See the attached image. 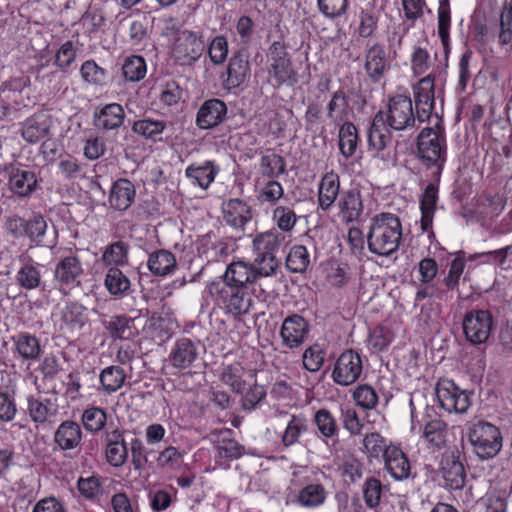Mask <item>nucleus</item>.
<instances>
[{
	"instance_id": "obj_36",
	"label": "nucleus",
	"mask_w": 512,
	"mask_h": 512,
	"mask_svg": "<svg viewBox=\"0 0 512 512\" xmlns=\"http://www.w3.org/2000/svg\"><path fill=\"white\" fill-rule=\"evenodd\" d=\"M15 352L24 360L32 361L39 358L42 352L40 340L28 332H19L11 337Z\"/></svg>"
},
{
	"instance_id": "obj_37",
	"label": "nucleus",
	"mask_w": 512,
	"mask_h": 512,
	"mask_svg": "<svg viewBox=\"0 0 512 512\" xmlns=\"http://www.w3.org/2000/svg\"><path fill=\"white\" fill-rule=\"evenodd\" d=\"M349 99L343 89L332 93L326 106V116L334 125L340 126L348 117Z\"/></svg>"
},
{
	"instance_id": "obj_58",
	"label": "nucleus",
	"mask_w": 512,
	"mask_h": 512,
	"mask_svg": "<svg viewBox=\"0 0 512 512\" xmlns=\"http://www.w3.org/2000/svg\"><path fill=\"white\" fill-rule=\"evenodd\" d=\"M272 219L280 231L290 232L294 229L298 217L292 208L276 206L273 210Z\"/></svg>"
},
{
	"instance_id": "obj_24",
	"label": "nucleus",
	"mask_w": 512,
	"mask_h": 512,
	"mask_svg": "<svg viewBox=\"0 0 512 512\" xmlns=\"http://www.w3.org/2000/svg\"><path fill=\"white\" fill-rule=\"evenodd\" d=\"M101 324L112 340H129L138 334L135 319L125 314L104 316Z\"/></svg>"
},
{
	"instance_id": "obj_52",
	"label": "nucleus",
	"mask_w": 512,
	"mask_h": 512,
	"mask_svg": "<svg viewBox=\"0 0 512 512\" xmlns=\"http://www.w3.org/2000/svg\"><path fill=\"white\" fill-rule=\"evenodd\" d=\"M147 72L146 61L142 56L132 55L124 60L122 74L127 81L138 82Z\"/></svg>"
},
{
	"instance_id": "obj_33",
	"label": "nucleus",
	"mask_w": 512,
	"mask_h": 512,
	"mask_svg": "<svg viewBox=\"0 0 512 512\" xmlns=\"http://www.w3.org/2000/svg\"><path fill=\"white\" fill-rule=\"evenodd\" d=\"M438 183L435 180L433 183H429L420 197V227L422 231H428L432 227L438 201Z\"/></svg>"
},
{
	"instance_id": "obj_43",
	"label": "nucleus",
	"mask_w": 512,
	"mask_h": 512,
	"mask_svg": "<svg viewBox=\"0 0 512 512\" xmlns=\"http://www.w3.org/2000/svg\"><path fill=\"white\" fill-rule=\"evenodd\" d=\"M61 321L71 329H82L88 322L86 308L78 302H68L60 312Z\"/></svg>"
},
{
	"instance_id": "obj_8",
	"label": "nucleus",
	"mask_w": 512,
	"mask_h": 512,
	"mask_svg": "<svg viewBox=\"0 0 512 512\" xmlns=\"http://www.w3.org/2000/svg\"><path fill=\"white\" fill-rule=\"evenodd\" d=\"M270 277L264 271L260 270V267L253 263H248L243 260L231 262L225 270L223 275V281L230 285H235L246 290L251 289L255 292L256 286L259 287L261 293L265 295H271L273 290L268 287H263L262 281Z\"/></svg>"
},
{
	"instance_id": "obj_20",
	"label": "nucleus",
	"mask_w": 512,
	"mask_h": 512,
	"mask_svg": "<svg viewBox=\"0 0 512 512\" xmlns=\"http://www.w3.org/2000/svg\"><path fill=\"white\" fill-rule=\"evenodd\" d=\"M227 111V105L221 99L205 100L197 111L195 123L202 130L213 129L226 119Z\"/></svg>"
},
{
	"instance_id": "obj_39",
	"label": "nucleus",
	"mask_w": 512,
	"mask_h": 512,
	"mask_svg": "<svg viewBox=\"0 0 512 512\" xmlns=\"http://www.w3.org/2000/svg\"><path fill=\"white\" fill-rule=\"evenodd\" d=\"M340 180L334 172L326 173L319 185L318 202L323 210H328L339 195Z\"/></svg>"
},
{
	"instance_id": "obj_50",
	"label": "nucleus",
	"mask_w": 512,
	"mask_h": 512,
	"mask_svg": "<svg viewBox=\"0 0 512 512\" xmlns=\"http://www.w3.org/2000/svg\"><path fill=\"white\" fill-rule=\"evenodd\" d=\"M80 75L84 82L94 86H104L107 83L108 72L94 60H86L80 67Z\"/></svg>"
},
{
	"instance_id": "obj_53",
	"label": "nucleus",
	"mask_w": 512,
	"mask_h": 512,
	"mask_svg": "<svg viewBox=\"0 0 512 512\" xmlns=\"http://www.w3.org/2000/svg\"><path fill=\"white\" fill-rule=\"evenodd\" d=\"M230 430L222 433L221 437L216 442V450L220 458L225 459H238L245 451L243 445L238 443L235 439L229 437Z\"/></svg>"
},
{
	"instance_id": "obj_21",
	"label": "nucleus",
	"mask_w": 512,
	"mask_h": 512,
	"mask_svg": "<svg viewBox=\"0 0 512 512\" xmlns=\"http://www.w3.org/2000/svg\"><path fill=\"white\" fill-rule=\"evenodd\" d=\"M309 334L308 321L299 314L286 317L282 323L280 336L283 344L290 348H297L304 343Z\"/></svg>"
},
{
	"instance_id": "obj_48",
	"label": "nucleus",
	"mask_w": 512,
	"mask_h": 512,
	"mask_svg": "<svg viewBox=\"0 0 512 512\" xmlns=\"http://www.w3.org/2000/svg\"><path fill=\"white\" fill-rule=\"evenodd\" d=\"M257 200L261 204L276 206L279 200L284 197L282 184L275 179H268L258 188Z\"/></svg>"
},
{
	"instance_id": "obj_16",
	"label": "nucleus",
	"mask_w": 512,
	"mask_h": 512,
	"mask_svg": "<svg viewBox=\"0 0 512 512\" xmlns=\"http://www.w3.org/2000/svg\"><path fill=\"white\" fill-rule=\"evenodd\" d=\"M361 356L353 350L343 352L337 359L332 377L336 384H354L362 373Z\"/></svg>"
},
{
	"instance_id": "obj_22",
	"label": "nucleus",
	"mask_w": 512,
	"mask_h": 512,
	"mask_svg": "<svg viewBox=\"0 0 512 512\" xmlns=\"http://www.w3.org/2000/svg\"><path fill=\"white\" fill-rule=\"evenodd\" d=\"M221 209L225 223L235 229L243 230L253 217L251 206L240 198L224 200Z\"/></svg>"
},
{
	"instance_id": "obj_7",
	"label": "nucleus",
	"mask_w": 512,
	"mask_h": 512,
	"mask_svg": "<svg viewBox=\"0 0 512 512\" xmlns=\"http://www.w3.org/2000/svg\"><path fill=\"white\" fill-rule=\"evenodd\" d=\"M268 73L278 87H292L298 83L299 76L293 67L287 45L282 40L274 41L267 51Z\"/></svg>"
},
{
	"instance_id": "obj_45",
	"label": "nucleus",
	"mask_w": 512,
	"mask_h": 512,
	"mask_svg": "<svg viewBox=\"0 0 512 512\" xmlns=\"http://www.w3.org/2000/svg\"><path fill=\"white\" fill-rule=\"evenodd\" d=\"M310 264V255L306 245L299 244L290 248L286 256V267L292 273H303Z\"/></svg>"
},
{
	"instance_id": "obj_3",
	"label": "nucleus",
	"mask_w": 512,
	"mask_h": 512,
	"mask_svg": "<svg viewBox=\"0 0 512 512\" xmlns=\"http://www.w3.org/2000/svg\"><path fill=\"white\" fill-rule=\"evenodd\" d=\"M402 238V222L398 215L381 212L371 218L367 246L372 254L381 257L393 255L398 251Z\"/></svg>"
},
{
	"instance_id": "obj_15",
	"label": "nucleus",
	"mask_w": 512,
	"mask_h": 512,
	"mask_svg": "<svg viewBox=\"0 0 512 512\" xmlns=\"http://www.w3.org/2000/svg\"><path fill=\"white\" fill-rule=\"evenodd\" d=\"M435 394L443 409L448 412L464 413L471 405L474 392L460 386H434Z\"/></svg>"
},
{
	"instance_id": "obj_41",
	"label": "nucleus",
	"mask_w": 512,
	"mask_h": 512,
	"mask_svg": "<svg viewBox=\"0 0 512 512\" xmlns=\"http://www.w3.org/2000/svg\"><path fill=\"white\" fill-rule=\"evenodd\" d=\"M130 245L124 240H118L106 246L101 261L106 266L119 267L129 262Z\"/></svg>"
},
{
	"instance_id": "obj_34",
	"label": "nucleus",
	"mask_w": 512,
	"mask_h": 512,
	"mask_svg": "<svg viewBox=\"0 0 512 512\" xmlns=\"http://www.w3.org/2000/svg\"><path fill=\"white\" fill-rule=\"evenodd\" d=\"M422 437L431 446L441 449L446 446L448 438V426L440 418L429 419V415L424 418V425L420 427Z\"/></svg>"
},
{
	"instance_id": "obj_30",
	"label": "nucleus",
	"mask_w": 512,
	"mask_h": 512,
	"mask_svg": "<svg viewBox=\"0 0 512 512\" xmlns=\"http://www.w3.org/2000/svg\"><path fill=\"white\" fill-rule=\"evenodd\" d=\"M219 166L210 160L202 163H192L185 169V176L193 185L206 190L219 173Z\"/></svg>"
},
{
	"instance_id": "obj_59",
	"label": "nucleus",
	"mask_w": 512,
	"mask_h": 512,
	"mask_svg": "<svg viewBox=\"0 0 512 512\" xmlns=\"http://www.w3.org/2000/svg\"><path fill=\"white\" fill-rule=\"evenodd\" d=\"M392 333L383 326L373 328L368 337V349L372 353H378L385 350L392 342Z\"/></svg>"
},
{
	"instance_id": "obj_57",
	"label": "nucleus",
	"mask_w": 512,
	"mask_h": 512,
	"mask_svg": "<svg viewBox=\"0 0 512 512\" xmlns=\"http://www.w3.org/2000/svg\"><path fill=\"white\" fill-rule=\"evenodd\" d=\"M510 249H512V245L501 249L474 253L469 255L467 260L470 262L478 261L479 264L503 265L506 262Z\"/></svg>"
},
{
	"instance_id": "obj_62",
	"label": "nucleus",
	"mask_w": 512,
	"mask_h": 512,
	"mask_svg": "<svg viewBox=\"0 0 512 512\" xmlns=\"http://www.w3.org/2000/svg\"><path fill=\"white\" fill-rule=\"evenodd\" d=\"M210 61L214 65L223 64L228 56V41L225 36L218 35L206 45Z\"/></svg>"
},
{
	"instance_id": "obj_54",
	"label": "nucleus",
	"mask_w": 512,
	"mask_h": 512,
	"mask_svg": "<svg viewBox=\"0 0 512 512\" xmlns=\"http://www.w3.org/2000/svg\"><path fill=\"white\" fill-rule=\"evenodd\" d=\"M47 229V223L41 214H33L25 221V232L23 237H27L31 242L39 245L43 241Z\"/></svg>"
},
{
	"instance_id": "obj_56",
	"label": "nucleus",
	"mask_w": 512,
	"mask_h": 512,
	"mask_svg": "<svg viewBox=\"0 0 512 512\" xmlns=\"http://www.w3.org/2000/svg\"><path fill=\"white\" fill-rule=\"evenodd\" d=\"M317 8L325 18L334 20L346 14L349 0H317Z\"/></svg>"
},
{
	"instance_id": "obj_13",
	"label": "nucleus",
	"mask_w": 512,
	"mask_h": 512,
	"mask_svg": "<svg viewBox=\"0 0 512 512\" xmlns=\"http://www.w3.org/2000/svg\"><path fill=\"white\" fill-rule=\"evenodd\" d=\"M54 281L63 295L82 284L84 269L82 262L76 255L61 257L54 267Z\"/></svg>"
},
{
	"instance_id": "obj_28",
	"label": "nucleus",
	"mask_w": 512,
	"mask_h": 512,
	"mask_svg": "<svg viewBox=\"0 0 512 512\" xmlns=\"http://www.w3.org/2000/svg\"><path fill=\"white\" fill-rule=\"evenodd\" d=\"M136 190L133 183L126 179L116 180L110 190V207L117 211H126L134 202Z\"/></svg>"
},
{
	"instance_id": "obj_12",
	"label": "nucleus",
	"mask_w": 512,
	"mask_h": 512,
	"mask_svg": "<svg viewBox=\"0 0 512 512\" xmlns=\"http://www.w3.org/2000/svg\"><path fill=\"white\" fill-rule=\"evenodd\" d=\"M462 327L466 340L473 345H480L489 339L494 319L488 310L473 309L465 314Z\"/></svg>"
},
{
	"instance_id": "obj_64",
	"label": "nucleus",
	"mask_w": 512,
	"mask_h": 512,
	"mask_svg": "<svg viewBox=\"0 0 512 512\" xmlns=\"http://www.w3.org/2000/svg\"><path fill=\"white\" fill-rule=\"evenodd\" d=\"M315 423L320 433L326 438H332L338 433V426L335 418L327 409H320L314 416Z\"/></svg>"
},
{
	"instance_id": "obj_38",
	"label": "nucleus",
	"mask_w": 512,
	"mask_h": 512,
	"mask_svg": "<svg viewBox=\"0 0 512 512\" xmlns=\"http://www.w3.org/2000/svg\"><path fill=\"white\" fill-rule=\"evenodd\" d=\"M380 13L375 9V4L367 3L358 14L357 34L361 38L373 37L378 29Z\"/></svg>"
},
{
	"instance_id": "obj_35",
	"label": "nucleus",
	"mask_w": 512,
	"mask_h": 512,
	"mask_svg": "<svg viewBox=\"0 0 512 512\" xmlns=\"http://www.w3.org/2000/svg\"><path fill=\"white\" fill-rule=\"evenodd\" d=\"M147 266L154 276L164 277L174 272L177 260L169 250L159 249L149 254Z\"/></svg>"
},
{
	"instance_id": "obj_11",
	"label": "nucleus",
	"mask_w": 512,
	"mask_h": 512,
	"mask_svg": "<svg viewBox=\"0 0 512 512\" xmlns=\"http://www.w3.org/2000/svg\"><path fill=\"white\" fill-rule=\"evenodd\" d=\"M460 457L461 451L456 446L441 457L438 473L443 480V487L447 490L458 491L465 487L466 470Z\"/></svg>"
},
{
	"instance_id": "obj_18",
	"label": "nucleus",
	"mask_w": 512,
	"mask_h": 512,
	"mask_svg": "<svg viewBox=\"0 0 512 512\" xmlns=\"http://www.w3.org/2000/svg\"><path fill=\"white\" fill-rule=\"evenodd\" d=\"M250 71L248 55L242 50L234 52L228 61L225 74L222 75L224 88H239L250 77Z\"/></svg>"
},
{
	"instance_id": "obj_9",
	"label": "nucleus",
	"mask_w": 512,
	"mask_h": 512,
	"mask_svg": "<svg viewBox=\"0 0 512 512\" xmlns=\"http://www.w3.org/2000/svg\"><path fill=\"white\" fill-rule=\"evenodd\" d=\"M0 173L6 179L8 190L21 199L30 198L39 189L40 178L36 171L20 162L3 166Z\"/></svg>"
},
{
	"instance_id": "obj_2",
	"label": "nucleus",
	"mask_w": 512,
	"mask_h": 512,
	"mask_svg": "<svg viewBox=\"0 0 512 512\" xmlns=\"http://www.w3.org/2000/svg\"><path fill=\"white\" fill-rule=\"evenodd\" d=\"M416 147L417 159L431 171L432 179L439 182L448 157L447 137L442 123L421 129Z\"/></svg>"
},
{
	"instance_id": "obj_19",
	"label": "nucleus",
	"mask_w": 512,
	"mask_h": 512,
	"mask_svg": "<svg viewBox=\"0 0 512 512\" xmlns=\"http://www.w3.org/2000/svg\"><path fill=\"white\" fill-rule=\"evenodd\" d=\"M364 69L372 83H379L390 69V63L385 46L374 43L365 51Z\"/></svg>"
},
{
	"instance_id": "obj_29",
	"label": "nucleus",
	"mask_w": 512,
	"mask_h": 512,
	"mask_svg": "<svg viewBox=\"0 0 512 512\" xmlns=\"http://www.w3.org/2000/svg\"><path fill=\"white\" fill-rule=\"evenodd\" d=\"M340 216L346 223L358 221L363 213L361 192L356 189L343 191L338 202Z\"/></svg>"
},
{
	"instance_id": "obj_17",
	"label": "nucleus",
	"mask_w": 512,
	"mask_h": 512,
	"mask_svg": "<svg viewBox=\"0 0 512 512\" xmlns=\"http://www.w3.org/2000/svg\"><path fill=\"white\" fill-rule=\"evenodd\" d=\"M236 250V243L230 238L216 239L212 233L202 235L197 243L198 253L208 262H218L226 259Z\"/></svg>"
},
{
	"instance_id": "obj_10",
	"label": "nucleus",
	"mask_w": 512,
	"mask_h": 512,
	"mask_svg": "<svg viewBox=\"0 0 512 512\" xmlns=\"http://www.w3.org/2000/svg\"><path fill=\"white\" fill-rule=\"evenodd\" d=\"M284 239V235L276 230L259 233L253 239V251L256 255L254 262L270 277L275 275L278 269L276 252L280 249Z\"/></svg>"
},
{
	"instance_id": "obj_5",
	"label": "nucleus",
	"mask_w": 512,
	"mask_h": 512,
	"mask_svg": "<svg viewBox=\"0 0 512 512\" xmlns=\"http://www.w3.org/2000/svg\"><path fill=\"white\" fill-rule=\"evenodd\" d=\"M467 436L474 453L482 460L495 457L502 448V435L497 426L479 419L467 425Z\"/></svg>"
},
{
	"instance_id": "obj_46",
	"label": "nucleus",
	"mask_w": 512,
	"mask_h": 512,
	"mask_svg": "<svg viewBox=\"0 0 512 512\" xmlns=\"http://www.w3.org/2000/svg\"><path fill=\"white\" fill-rule=\"evenodd\" d=\"M450 23L449 0H441L438 8V35L443 45L446 57L450 52Z\"/></svg>"
},
{
	"instance_id": "obj_40",
	"label": "nucleus",
	"mask_w": 512,
	"mask_h": 512,
	"mask_svg": "<svg viewBox=\"0 0 512 512\" xmlns=\"http://www.w3.org/2000/svg\"><path fill=\"white\" fill-rule=\"evenodd\" d=\"M168 122L163 119H154L151 117H143L139 120L134 121L132 125V131L145 138L154 142L161 140L159 137L167 128Z\"/></svg>"
},
{
	"instance_id": "obj_51",
	"label": "nucleus",
	"mask_w": 512,
	"mask_h": 512,
	"mask_svg": "<svg viewBox=\"0 0 512 512\" xmlns=\"http://www.w3.org/2000/svg\"><path fill=\"white\" fill-rule=\"evenodd\" d=\"M385 486L376 477H368L362 487L363 499L366 506L370 509H376L381 502Z\"/></svg>"
},
{
	"instance_id": "obj_63",
	"label": "nucleus",
	"mask_w": 512,
	"mask_h": 512,
	"mask_svg": "<svg viewBox=\"0 0 512 512\" xmlns=\"http://www.w3.org/2000/svg\"><path fill=\"white\" fill-rule=\"evenodd\" d=\"M473 58V52L471 49H466L461 55L458 63L459 78L456 86V90L459 93H464L467 89L468 82L472 77L471 61Z\"/></svg>"
},
{
	"instance_id": "obj_26",
	"label": "nucleus",
	"mask_w": 512,
	"mask_h": 512,
	"mask_svg": "<svg viewBox=\"0 0 512 512\" xmlns=\"http://www.w3.org/2000/svg\"><path fill=\"white\" fill-rule=\"evenodd\" d=\"M200 341L182 337L176 340L170 353V359L175 367L186 368L199 356Z\"/></svg>"
},
{
	"instance_id": "obj_42",
	"label": "nucleus",
	"mask_w": 512,
	"mask_h": 512,
	"mask_svg": "<svg viewBox=\"0 0 512 512\" xmlns=\"http://www.w3.org/2000/svg\"><path fill=\"white\" fill-rule=\"evenodd\" d=\"M339 150L346 159L352 157L359 143L357 127L350 121H345L339 126Z\"/></svg>"
},
{
	"instance_id": "obj_14",
	"label": "nucleus",
	"mask_w": 512,
	"mask_h": 512,
	"mask_svg": "<svg viewBox=\"0 0 512 512\" xmlns=\"http://www.w3.org/2000/svg\"><path fill=\"white\" fill-rule=\"evenodd\" d=\"M392 131L383 120V110H379L372 118L367 133L368 150L373 157L384 159L383 152L392 142Z\"/></svg>"
},
{
	"instance_id": "obj_55",
	"label": "nucleus",
	"mask_w": 512,
	"mask_h": 512,
	"mask_svg": "<svg viewBox=\"0 0 512 512\" xmlns=\"http://www.w3.org/2000/svg\"><path fill=\"white\" fill-rule=\"evenodd\" d=\"M77 50L71 40L65 41L57 49L53 64L63 73H67L71 65L75 63Z\"/></svg>"
},
{
	"instance_id": "obj_47",
	"label": "nucleus",
	"mask_w": 512,
	"mask_h": 512,
	"mask_svg": "<svg viewBox=\"0 0 512 512\" xmlns=\"http://www.w3.org/2000/svg\"><path fill=\"white\" fill-rule=\"evenodd\" d=\"M261 175L267 179H275L286 172L284 157L271 153L263 155L260 159Z\"/></svg>"
},
{
	"instance_id": "obj_25",
	"label": "nucleus",
	"mask_w": 512,
	"mask_h": 512,
	"mask_svg": "<svg viewBox=\"0 0 512 512\" xmlns=\"http://www.w3.org/2000/svg\"><path fill=\"white\" fill-rule=\"evenodd\" d=\"M21 266L18 269L16 283L25 290H35L42 287V269L44 265L30 257H20Z\"/></svg>"
},
{
	"instance_id": "obj_44",
	"label": "nucleus",
	"mask_w": 512,
	"mask_h": 512,
	"mask_svg": "<svg viewBox=\"0 0 512 512\" xmlns=\"http://www.w3.org/2000/svg\"><path fill=\"white\" fill-rule=\"evenodd\" d=\"M105 287L114 296H123L131 287L129 278L117 267H110L105 275Z\"/></svg>"
},
{
	"instance_id": "obj_27",
	"label": "nucleus",
	"mask_w": 512,
	"mask_h": 512,
	"mask_svg": "<svg viewBox=\"0 0 512 512\" xmlns=\"http://www.w3.org/2000/svg\"><path fill=\"white\" fill-rule=\"evenodd\" d=\"M386 471L395 480L407 479L410 475V463L405 453L397 446L388 445L384 451Z\"/></svg>"
},
{
	"instance_id": "obj_23",
	"label": "nucleus",
	"mask_w": 512,
	"mask_h": 512,
	"mask_svg": "<svg viewBox=\"0 0 512 512\" xmlns=\"http://www.w3.org/2000/svg\"><path fill=\"white\" fill-rule=\"evenodd\" d=\"M125 111L119 103H109L96 107L93 113V124L98 130H118L125 121Z\"/></svg>"
},
{
	"instance_id": "obj_60",
	"label": "nucleus",
	"mask_w": 512,
	"mask_h": 512,
	"mask_svg": "<svg viewBox=\"0 0 512 512\" xmlns=\"http://www.w3.org/2000/svg\"><path fill=\"white\" fill-rule=\"evenodd\" d=\"M237 392L242 394V407L245 410L255 409L267 394L264 386H241Z\"/></svg>"
},
{
	"instance_id": "obj_31",
	"label": "nucleus",
	"mask_w": 512,
	"mask_h": 512,
	"mask_svg": "<svg viewBox=\"0 0 512 512\" xmlns=\"http://www.w3.org/2000/svg\"><path fill=\"white\" fill-rule=\"evenodd\" d=\"M82 430L78 423L63 421L54 433V442L62 451L74 450L80 446Z\"/></svg>"
},
{
	"instance_id": "obj_4",
	"label": "nucleus",
	"mask_w": 512,
	"mask_h": 512,
	"mask_svg": "<svg viewBox=\"0 0 512 512\" xmlns=\"http://www.w3.org/2000/svg\"><path fill=\"white\" fill-rule=\"evenodd\" d=\"M208 291L215 305L234 318L249 313L253 303L249 290L225 282H212Z\"/></svg>"
},
{
	"instance_id": "obj_6",
	"label": "nucleus",
	"mask_w": 512,
	"mask_h": 512,
	"mask_svg": "<svg viewBox=\"0 0 512 512\" xmlns=\"http://www.w3.org/2000/svg\"><path fill=\"white\" fill-rule=\"evenodd\" d=\"M206 43L202 32L176 30L171 43V57L180 66H192L203 55Z\"/></svg>"
},
{
	"instance_id": "obj_1",
	"label": "nucleus",
	"mask_w": 512,
	"mask_h": 512,
	"mask_svg": "<svg viewBox=\"0 0 512 512\" xmlns=\"http://www.w3.org/2000/svg\"><path fill=\"white\" fill-rule=\"evenodd\" d=\"M413 100L409 94L389 95L383 120L397 132L413 134L428 121L435 107V76L429 74L412 86Z\"/></svg>"
},
{
	"instance_id": "obj_49",
	"label": "nucleus",
	"mask_w": 512,
	"mask_h": 512,
	"mask_svg": "<svg viewBox=\"0 0 512 512\" xmlns=\"http://www.w3.org/2000/svg\"><path fill=\"white\" fill-rule=\"evenodd\" d=\"M326 491L321 484H309L297 495V503L303 507H317L324 503Z\"/></svg>"
},
{
	"instance_id": "obj_61",
	"label": "nucleus",
	"mask_w": 512,
	"mask_h": 512,
	"mask_svg": "<svg viewBox=\"0 0 512 512\" xmlns=\"http://www.w3.org/2000/svg\"><path fill=\"white\" fill-rule=\"evenodd\" d=\"M362 445V451L369 458L376 459L380 456L384 457V451L388 447L385 439L378 432L367 433L362 440Z\"/></svg>"
},
{
	"instance_id": "obj_32",
	"label": "nucleus",
	"mask_w": 512,
	"mask_h": 512,
	"mask_svg": "<svg viewBox=\"0 0 512 512\" xmlns=\"http://www.w3.org/2000/svg\"><path fill=\"white\" fill-rule=\"evenodd\" d=\"M50 126L51 121L48 116L34 114L22 123L21 136L28 143H37L48 135Z\"/></svg>"
}]
</instances>
